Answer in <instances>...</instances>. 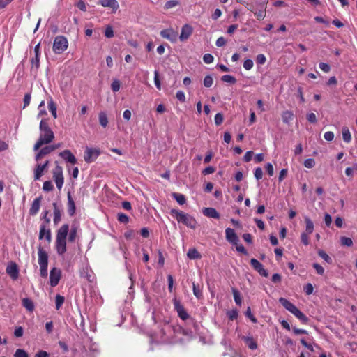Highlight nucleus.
<instances>
[{
	"label": "nucleus",
	"instance_id": "1",
	"mask_svg": "<svg viewBox=\"0 0 357 357\" xmlns=\"http://www.w3.org/2000/svg\"><path fill=\"white\" fill-rule=\"evenodd\" d=\"M39 129L40 134L33 146L35 151H38L43 145L51 143L54 139V134L49 126L47 119H43L40 121Z\"/></svg>",
	"mask_w": 357,
	"mask_h": 357
},
{
	"label": "nucleus",
	"instance_id": "2",
	"mask_svg": "<svg viewBox=\"0 0 357 357\" xmlns=\"http://www.w3.org/2000/svg\"><path fill=\"white\" fill-rule=\"evenodd\" d=\"M69 232L68 224L63 225L56 232L55 248L59 255L66 252V237Z\"/></svg>",
	"mask_w": 357,
	"mask_h": 357
},
{
	"label": "nucleus",
	"instance_id": "3",
	"mask_svg": "<svg viewBox=\"0 0 357 357\" xmlns=\"http://www.w3.org/2000/svg\"><path fill=\"white\" fill-rule=\"evenodd\" d=\"M170 214L178 221V222L182 223L191 229H195L197 227V222L195 218L182 211L173 208L170 211Z\"/></svg>",
	"mask_w": 357,
	"mask_h": 357
},
{
	"label": "nucleus",
	"instance_id": "4",
	"mask_svg": "<svg viewBox=\"0 0 357 357\" xmlns=\"http://www.w3.org/2000/svg\"><path fill=\"white\" fill-rule=\"evenodd\" d=\"M279 303L289 312L293 314L298 318L302 323L307 324L309 321V318L304 314L297 307L291 303L289 300L284 298H280Z\"/></svg>",
	"mask_w": 357,
	"mask_h": 357
},
{
	"label": "nucleus",
	"instance_id": "5",
	"mask_svg": "<svg viewBox=\"0 0 357 357\" xmlns=\"http://www.w3.org/2000/svg\"><path fill=\"white\" fill-rule=\"evenodd\" d=\"M68 46L67 38L63 36H56L53 43V51L55 54H60L63 53Z\"/></svg>",
	"mask_w": 357,
	"mask_h": 357
},
{
	"label": "nucleus",
	"instance_id": "6",
	"mask_svg": "<svg viewBox=\"0 0 357 357\" xmlns=\"http://www.w3.org/2000/svg\"><path fill=\"white\" fill-rule=\"evenodd\" d=\"M55 164L56 167L52 171L53 178L58 189L61 190L64 183L63 168L61 166L59 165L57 161L55 162Z\"/></svg>",
	"mask_w": 357,
	"mask_h": 357
},
{
	"label": "nucleus",
	"instance_id": "7",
	"mask_svg": "<svg viewBox=\"0 0 357 357\" xmlns=\"http://www.w3.org/2000/svg\"><path fill=\"white\" fill-rule=\"evenodd\" d=\"M173 305L174 310L178 313V316L183 321L187 320L190 318V316L181 301L176 298L173 299Z\"/></svg>",
	"mask_w": 357,
	"mask_h": 357
},
{
	"label": "nucleus",
	"instance_id": "8",
	"mask_svg": "<svg viewBox=\"0 0 357 357\" xmlns=\"http://www.w3.org/2000/svg\"><path fill=\"white\" fill-rule=\"evenodd\" d=\"M100 155V151L99 149L86 147L84 158L87 163H91L95 161Z\"/></svg>",
	"mask_w": 357,
	"mask_h": 357
},
{
	"label": "nucleus",
	"instance_id": "9",
	"mask_svg": "<svg viewBox=\"0 0 357 357\" xmlns=\"http://www.w3.org/2000/svg\"><path fill=\"white\" fill-rule=\"evenodd\" d=\"M61 146V144L60 143H59V144H53V145L46 146L42 148L38 151V153L36 154V155L35 157L36 160V161L40 160L45 155H48L53 151L60 148Z\"/></svg>",
	"mask_w": 357,
	"mask_h": 357
},
{
	"label": "nucleus",
	"instance_id": "10",
	"mask_svg": "<svg viewBox=\"0 0 357 357\" xmlns=\"http://www.w3.org/2000/svg\"><path fill=\"white\" fill-rule=\"evenodd\" d=\"M61 278V269L54 267L50 270V282L52 287H56Z\"/></svg>",
	"mask_w": 357,
	"mask_h": 357
},
{
	"label": "nucleus",
	"instance_id": "11",
	"mask_svg": "<svg viewBox=\"0 0 357 357\" xmlns=\"http://www.w3.org/2000/svg\"><path fill=\"white\" fill-rule=\"evenodd\" d=\"M6 273L13 280H16L19 277V268L15 262L11 261L6 267Z\"/></svg>",
	"mask_w": 357,
	"mask_h": 357
},
{
	"label": "nucleus",
	"instance_id": "12",
	"mask_svg": "<svg viewBox=\"0 0 357 357\" xmlns=\"http://www.w3.org/2000/svg\"><path fill=\"white\" fill-rule=\"evenodd\" d=\"M160 36L169 40L172 43H175L177 40L178 33L175 31L173 29H163L160 31Z\"/></svg>",
	"mask_w": 357,
	"mask_h": 357
},
{
	"label": "nucleus",
	"instance_id": "13",
	"mask_svg": "<svg viewBox=\"0 0 357 357\" xmlns=\"http://www.w3.org/2000/svg\"><path fill=\"white\" fill-rule=\"evenodd\" d=\"M250 265L252 268L257 271L261 276L268 277V271L264 268V266L256 259H250Z\"/></svg>",
	"mask_w": 357,
	"mask_h": 357
},
{
	"label": "nucleus",
	"instance_id": "14",
	"mask_svg": "<svg viewBox=\"0 0 357 357\" xmlns=\"http://www.w3.org/2000/svg\"><path fill=\"white\" fill-rule=\"evenodd\" d=\"M47 225L46 224H41L40 227L39 239L42 240L44 238L48 243L52 241V233L50 229H47Z\"/></svg>",
	"mask_w": 357,
	"mask_h": 357
},
{
	"label": "nucleus",
	"instance_id": "15",
	"mask_svg": "<svg viewBox=\"0 0 357 357\" xmlns=\"http://www.w3.org/2000/svg\"><path fill=\"white\" fill-rule=\"evenodd\" d=\"M225 238L228 242L233 245H237L239 242L238 236L231 228H227L225 229Z\"/></svg>",
	"mask_w": 357,
	"mask_h": 357
},
{
	"label": "nucleus",
	"instance_id": "16",
	"mask_svg": "<svg viewBox=\"0 0 357 357\" xmlns=\"http://www.w3.org/2000/svg\"><path fill=\"white\" fill-rule=\"evenodd\" d=\"M38 264L40 266H48L47 252L39 245L38 248Z\"/></svg>",
	"mask_w": 357,
	"mask_h": 357
},
{
	"label": "nucleus",
	"instance_id": "17",
	"mask_svg": "<svg viewBox=\"0 0 357 357\" xmlns=\"http://www.w3.org/2000/svg\"><path fill=\"white\" fill-rule=\"evenodd\" d=\"M193 32L192 27L188 24H185L182 26L181 32L179 36V39L181 41H185L187 40L190 36L192 35Z\"/></svg>",
	"mask_w": 357,
	"mask_h": 357
},
{
	"label": "nucleus",
	"instance_id": "18",
	"mask_svg": "<svg viewBox=\"0 0 357 357\" xmlns=\"http://www.w3.org/2000/svg\"><path fill=\"white\" fill-rule=\"evenodd\" d=\"M59 155L65 160L67 162L75 165L77 160L75 156L71 153L70 150H64L59 153Z\"/></svg>",
	"mask_w": 357,
	"mask_h": 357
},
{
	"label": "nucleus",
	"instance_id": "19",
	"mask_svg": "<svg viewBox=\"0 0 357 357\" xmlns=\"http://www.w3.org/2000/svg\"><path fill=\"white\" fill-rule=\"evenodd\" d=\"M41 199H42V197L40 196L33 200V202L31 206V208L29 209V214L31 215H35L39 211Z\"/></svg>",
	"mask_w": 357,
	"mask_h": 357
},
{
	"label": "nucleus",
	"instance_id": "20",
	"mask_svg": "<svg viewBox=\"0 0 357 357\" xmlns=\"http://www.w3.org/2000/svg\"><path fill=\"white\" fill-rule=\"evenodd\" d=\"M266 8H255L254 6H251L250 8H248L249 10L252 12L255 16L257 18L258 20H262L266 17Z\"/></svg>",
	"mask_w": 357,
	"mask_h": 357
},
{
	"label": "nucleus",
	"instance_id": "21",
	"mask_svg": "<svg viewBox=\"0 0 357 357\" xmlns=\"http://www.w3.org/2000/svg\"><path fill=\"white\" fill-rule=\"evenodd\" d=\"M100 3L103 7H109L111 8L113 12H116V10L119 8V6L116 0H100Z\"/></svg>",
	"mask_w": 357,
	"mask_h": 357
},
{
	"label": "nucleus",
	"instance_id": "22",
	"mask_svg": "<svg viewBox=\"0 0 357 357\" xmlns=\"http://www.w3.org/2000/svg\"><path fill=\"white\" fill-rule=\"evenodd\" d=\"M68 213L70 216H73L75 213L76 206L74 200L71 197L70 192H68Z\"/></svg>",
	"mask_w": 357,
	"mask_h": 357
},
{
	"label": "nucleus",
	"instance_id": "23",
	"mask_svg": "<svg viewBox=\"0 0 357 357\" xmlns=\"http://www.w3.org/2000/svg\"><path fill=\"white\" fill-rule=\"evenodd\" d=\"M202 212L205 216L208 218L219 219L220 217L219 213L214 208H204Z\"/></svg>",
	"mask_w": 357,
	"mask_h": 357
},
{
	"label": "nucleus",
	"instance_id": "24",
	"mask_svg": "<svg viewBox=\"0 0 357 357\" xmlns=\"http://www.w3.org/2000/svg\"><path fill=\"white\" fill-rule=\"evenodd\" d=\"M242 340L244 341L249 349L255 350L257 348V343L252 337L243 336Z\"/></svg>",
	"mask_w": 357,
	"mask_h": 357
},
{
	"label": "nucleus",
	"instance_id": "25",
	"mask_svg": "<svg viewBox=\"0 0 357 357\" xmlns=\"http://www.w3.org/2000/svg\"><path fill=\"white\" fill-rule=\"evenodd\" d=\"M46 170L47 169H45L44 165H42V164H37L34 169V179L39 180L43 176V172Z\"/></svg>",
	"mask_w": 357,
	"mask_h": 357
},
{
	"label": "nucleus",
	"instance_id": "26",
	"mask_svg": "<svg viewBox=\"0 0 357 357\" xmlns=\"http://www.w3.org/2000/svg\"><path fill=\"white\" fill-rule=\"evenodd\" d=\"M22 304L24 307H25L29 312H33L34 310L35 306L33 301L29 298H24L22 301Z\"/></svg>",
	"mask_w": 357,
	"mask_h": 357
},
{
	"label": "nucleus",
	"instance_id": "27",
	"mask_svg": "<svg viewBox=\"0 0 357 357\" xmlns=\"http://www.w3.org/2000/svg\"><path fill=\"white\" fill-rule=\"evenodd\" d=\"M282 121L286 124H289L294 119V114L291 111H284L282 114Z\"/></svg>",
	"mask_w": 357,
	"mask_h": 357
},
{
	"label": "nucleus",
	"instance_id": "28",
	"mask_svg": "<svg viewBox=\"0 0 357 357\" xmlns=\"http://www.w3.org/2000/svg\"><path fill=\"white\" fill-rule=\"evenodd\" d=\"M192 290L193 294L197 298L200 299L203 297L202 288L200 287L199 284H195V282H193Z\"/></svg>",
	"mask_w": 357,
	"mask_h": 357
},
{
	"label": "nucleus",
	"instance_id": "29",
	"mask_svg": "<svg viewBox=\"0 0 357 357\" xmlns=\"http://www.w3.org/2000/svg\"><path fill=\"white\" fill-rule=\"evenodd\" d=\"M187 256L190 259H201V254L195 248H191L188 250Z\"/></svg>",
	"mask_w": 357,
	"mask_h": 357
},
{
	"label": "nucleus",
	"instance_id": "30",
	"mask_svg": "<svg viewBox=\"0 0 357 357\" xmlns=\"http://www.w3.org/2000/svg\"><path fill=\"white\" fill-rule=\"evenodd\" d=\"M98 119L100 124L103 127L106 128L108 125V119L105 112H100L98 114Z\"/></svg>",
	"mask_w": 357,
	"mask_h": 357
},
{
	"label": "nucleus",
	"instance_id": "31",
	"mask_svg": "<svg viewBox=\"0 0 357 357\" xmlns=\"http://www.w3.org/2000/svg\"><path fill=\"white\" fill-rule=\"evenodd\" d=\"M231 291L233 293V296H234V301H235L236 304L238 306H241L242 304V299H241L240 291L234 287H233L231 289Z\"/></svg>",
	"mask_w": 357,
	"mask_h": 357
},
{
	"label": "nucleus",
	"instance_id": "32",
	"mask_svg": "<svg viewBox=\"0 0 357 357\" xmlns=\"http://www.w3.org/2000/svg\"><path fill=\"white\" fill-rule=\"evenodd\" d=\"M305 222L306 224V228L305 233L311 234L313 232L314 230V224L312 221L308 218H305Z\"/></svg>",
	"mask_w": 357,
	"mask_h": 357
},
{
	"label": "nucleus",
	"instance_id": "33",
	"mask_svg": "<svg viewBox=\"0 0 357 357\" xmlns=\"http://www.w3.org/2000/svg\"><path fill=\"white\" fill-rule=\"evenodd\" d=\"M172 196L173 198H174L176 200V202L180 205H183L186 202L185 197L183 195H182V194H179V193H177V192H173L172 194Z\"/></svg>",
	"mask_w": 357,
	"mask_h": 357
},
{
	"label": "nucleus",
	"instance_id": "34",
	"mask_svg": "<svg viewBox=\"0 0 357 357\" xmlns=\"http://www.w3.org/2000/svg\"><path fill=\"white\" fill-rule=\"evenodd\" d=\"M48 108H49L50 112L52 113V116H54V118L56 119L57 117L56 106L51 97H50V100L48 101Z\"/></svg>",
	"mask_w": 357,
	"mask_h": 357
},
{
	"label": "nucleus",
	"instance_id": "35",
	"mask_svg": "<svg viewBox=\"0 0 357 357\" xmlns=\"http://www.w3.org/2000/svg\"><path fill=\"white\" fill-rule=\"evenodd\" d=\"M342 138L345 142H350L351 140V135L347 127H343L342 130Z\"/></svg>",
	"mask_w": 357,
	"mask_h": 357
},
{
	"label": "nucleus",
	"instance_id": "36",
	"mask_svg": "<svg viewBox=\"0 0 357 357\" xmlns=\"http://www.w3.org/2000/svg\"><path fill=\"white\" fill-rule=\"evenodd\" d=\"M318 255L321 257L326 262L331 264L333 263L332 259L322 250H319Z\"/></svg>",
	"mask_w": 357,
	"mask_h": 357
},
{
	"label": "nucleus",
	"instance_id": "37",
	"mask_svg": "<svg viewBox=\"0 0 357 357\" xmlns=\"http://www.w3.org/2000/svg\"><path fill=\"white\" fill-rule=\"evenodd\" d=\"M268 0H255V5H253L255 8H266L267 3Z\"/></svg>",
	"mask_w": 357,
	"mask_h": 357
},
{
	"label": "nucleus",
	"instance_id": "38",
	"mask_svg": "<svg viewBox=\"0 0 357 357\" xmlns=\"http://www.w3.org/2000/svg\"><path fill=\"white\" fill-rule=\"evenodd\" d=\"M76 236L77 227L75 226H72L68 236V241L71 243L74 242L75 241Z\"/></svg>",
	"mask_w": 357,
	"mask_h": 357
},
{
	"label": "nucleus",
	"instance_id": "39",
	"mask_svg": "<svg viewBox=\"0 0 357 357\" xmlns=\"http://www.w3.org/2000/svg\"><path fill=\"white\" fill-rule=\"evenodd\" d=\"M221 80L224 82H227L232 84L236 82V79L234 76L230 75H225L222 76Z\"/></svg>",
	"mask_w": 357,
	"mask_h": 357
},
{
	"label": "nucleus",
	"instance_id": "40",
	"mask_svg": "<svg viewBox=\"0 0 357 357\" xmlns=\"http://www.w3.org/2000/svg\"><path fill=\"white\" fill-rule=\"evenodd\" d=\"M129 217L123 213H119L117 214V220L121 223L126 224L129 222Z\"/></svg>",
	"mask_w": 357,
	"mask_h": 357
},
{
	"label": "nucleus",
	"instance_id": "41",
	"mask_svg": "<svg viewBox=\"0 0 357 357\" xmlns=\"http://www.w3.org/2000/svg\"><path fill=\"white\" fill-rule=\"evenodd\" d=\"M342 245L350 247L353 245V241L349 237L342 236L340 238Z\"/></svg>",
	"mask_w": 357,
	"mask_h": 357
},
{
	"label": "nucleus",
	"instance_id": "42",
	"mask_svg": "<svg viewBox=\"0 0 357 357\" xmlns=\"http://www.w3.org/2000/svg\"><path fill=\"white\" fill-rule=\"evenodd\" d=\"M64 297L57 294L55 298V303H56V309L59 310L60 307L62 306V305L64 303Z\"/></svg>",
	"mask_w": 357,
	"mask_h": 357
},
{
	"label": "nucleus",
	"instance_id": "43",
	"mask_svg": "<svg viewBox=\"0 0 357 357\" xmlns=\"http://www.w3.org/2000/svg\"><path fill=\"white\" fill-rule=\"evenodd\" d=\"M179 4V2L176 0H169L167 1L165 4V9H170L172 8H174Z\"/></svg>",
	"mask_w": 357,
	"mask_h": 357
},
{
	"label": "nucleus",
	"instance_id": "44",
	"mask_svg": "<svg viewBox=\"0 0 357 357\" xmlns=\"http://www.w3.org/2000/svg\"><path fill=\"white\" fill-rule=\"evenodd\" d=\"M61 220V211L54 210V223L57 225Z\"/></svg>",
	"mask_w": 357,
	"mask_h": 357
},
{
	"label": "nucleus",
	"instance_id": "45",
	"mask_svg": "<svg viewBox=\"0 0 357 357\" xmlns=\"http://www.w3.org/2000/svg\"><path fill=\"white\" fill-rule=\"evenodd\" d=\"M227 315L228 316L229 320L233 321L237 319L238 316V312L237 310H231L227 312Z\"/></svg>",
	"mask_w": 357,
	"mask_h": 357
},
{
	"label": "nucleus",
	"instance_id": "46",
	"mask_svg": "<svg viewBox=\"0 0 357 357\" xmlns=\"http://www.w3.org/2000/svg\"><path fill=\"white\" fill-rule=\"evenodd\" d=\"M213 83V77L211 75H207L204 79V85L205 87H211Z\"/></svg>",
	"mask_w": 357,
	"mask_h": 357
},
{
	"label": "nucleus",
	"instance_id": "47",
	"mask_svg": "<svg viewBox=\"0 0 357 357\" xmlns=\"http://www.w3.org/2000/svg\"><path fill=\"white\" fill-rule=\"evenodd\" d=\"M32 68L33 67L36 68V70H38L40 67V56H35L31 60Z\"/></svg>",
	"mask_w": 357,
	"mask_h": 357
},
{
	"label": "nucleus",
	"instance_id": "48",
	"mask_svg": "<svg viewBox=\"0 0 357 357\" xmlns=\"http://www.w3.org/2000/svg\"><path fill=\"white\" fill-rule=\"evenodd\" d=\"M245 316L250 319L252 323H257V319L254 317V315L251 312V309L248 307L245 312Z\"/></svg>",
	"mask_w": 357,
	"mask_h": 357
},
{
	"label": "nucleus",
	"instance_id": "49",
	"mask_svg": "<svg viewBox=\"0 0 357 357\" xmlns=\"http://www.w3.org/2000/svg\"><path fill=\"white\" fill-rule=\"evenodd\" d=\"M121 86V83L118 79H114L112 84L111 89L114 92H117L119 91Z\"/></svg>",
	"mask_w": 357,
	"mask_h": 357
},
{
	"label": "nucleus",
	"instance_id": "50",
	"mask_svg": "<svg viewBox=\"0 0 357 357\" xmlns=\"http://www.w3.org/2000/svg\"><path fill=\"white\" fill-rule=\"evenodd\" d=\"M54 188V186L50 181H46L43 183V189L46 191L49 192L52 190Z\"/></svg>",
	"mask_w": 357,
	"mask_h": 357
},
{
	"label": "nucleus",
	"instance_id": "51",
	"mask_svg": "<svg viewBox=\"0 0 357 357\" xmlns=\"http://www.w3.org/2000/svg\"><path fill=\"white\" fill-rule=\"evenodd\" d=\"M15 357H29L26 351L22 349H17L14 355Z\"/></svg>",
	"mask_w": 357,
	"mask_h": 357
},
{
	"label": "nucleus",
	"instance_id": "52",
	"mask_svg": "<svg viewBox=\"0 0 357 357\" xmlns=\"http://www.w3.org/2000/svg\"><path fill=\"white\" fill-rule=\"evenodd\" d=\"M105 36L108 38H111L114 36V31L110 25H108L105 31Z\"/></svg>",
	"mask_w": 357,
	"mask_h": 357
},
{
	"label": "nucleus",
	"instance_id": "53",
	"mask_svg": "<svg viewBox=\"0 0 357 357\" xmlns=\"http://www.w3.org/2000/svg\"><path fill=\"white\" fill-rule=\"evenodd\" d=\"M266 58L263 54H259L256 57V62L257 64L263 65L266 63Z\"/></svg>",
	"mask_w": 357,
	"mask_h": 357
},
{
	"label": "nucleus",
	"instance_id": "54",
	"mask_svg": "<svg viewBox=\"0 0 357 357\" xmlns=\"http://www.w3.org/2000/svg\"><path fill=\"white\" fill-rule=\"evenodd\" d=\"M315 165V161L312 158L306 159L304 161V166L307 168H312Z\"/></svg>",
	"mask_w": 357,
	"mask_h": 357
},
{
	"label": "nucleus",
	"instance_id": "55",
	"mask_svg": "<svg viewBox=\"0 0 357 357\" xmlns=\"http://www.w3.org/2000/svg\"><path fill=\"white\" fill-rule=\"evenodd\" d=\"M224 117L221 113H218L215 116V123L216 126H220L223 121Z\"/></svg>",
	"mask_w": 357,
	"mask_h": 357
},
{
	"label": "nucleus",
	"instance_id": "56",
	"mask_svg": "<svg viewBox=\"0 0 357 357\" xmlns=\"http://www.w3.org/2000/svg\"><path fill=\"white\" fill-rule=\"evenodd\" d=\"M304 291L307 295H310L313 293V286L310 283H307L304 287Z\"/></svg>",
	"mask_w": 357,
	"mask_h": 357
},
{
	"label": "nucleus",
	"instance_id": "57",
	"mask_svg": "<svg viewBox=\"0 0 357 357\" xmlns=\"http://www.w3.org/2000/svg\"><path fill=\"white\" fill-rule=\"evenodd\" d=\"M313 268L316 270L319 275H322L324 273V268L319 264L314 263L312 265Z\"/></svg>",
	"mask_w": 357,
	"mask_h": 357
},
{
	"label": "nucleus",
	"instance_id": "58",
	"mask_svg": "<svg viewBox=\"0 0 357 357\" xmlns=\"http://www.w3.org/2000/svg\"><path fill=\"white\" fill-rule=\"evenodd\" d=\"M253 67V61L251 59H246L243 62V68L249 70Z\"/></svg>",
	"mask_w": 357,
	"mask_h": 357
},
{
	"label": "nucleus",
	"instance_id": "59",
	"mask_svg": "<svg viewBox=\"0 0 357 357\" xmlns=\"http://www.w3.org/2000/svg\"><path fill=\"white\" fill-rule=\"evenodd\" d=\"M255 177L257 180H260L263 176V171L261 167H257L254 173Z\"/></svg>",
	"mask_w": 357,
	"mask_h": 357
},
{
	"label": "nucleus",
	"instance_id": "60",
	"mask_svg": "<svg viewBox=\"0 0 357 357\" xmlns=\"http://www.w3.org/2000/svg\"><path fill=\"white\" fill-rule=\"evenodd\" d=\"M308 234H307V233H305V232H303L301 235V242L305 245H309L310 242H309V238H308Z\"/></svg>",
	"mask_w": 357,
	"mask_h": 357
},
{
	"label": "nucleus",
	"instance_id": "61",
	"mask_svg": "<svg viewBox=\"0 0 357 357\" xmlns=\"http://www.w3.org/2000/svg\"><path fill=\"white\" fill-rule=\"evenodd\" d=\"M176 97L181 102H184L185 101V96L184 92L182 91H178L176 92Z\"/></svg>",
	"mask_w": 357,
	"mask_h": 357
},
{
	"label": "nucleus",
	"instance_id": "62",
	"mask_svg": "<svg viewBox=\"0 0 357 357\" xmlns=\"http://www.w3.org/2000/svg\"><path fill=\"white\" fill-rule=\"evenodd\" d=\"M307 120L311 123H315L317 120L315 114L309 113L306 116Z\"/></svg>",
	"mask_w": 357,
	"mask_h": 357
},
{
	"label": "nucleus",
	"instance_id": "63",
	"mask_svg": "<svg viewBox=\"0 0 357 357\" xmlns=\"http://www.w3.org/2000/svg\"><path fill=\"white\" fill-rule=\"evenodd\" d=\"M213 56L211 54H205L203 60L206 63H211L213 61Z\"/></svg>",
	"mask_w": 357,
	"mask_h": 357
},
{
	"label": "nucleus",
	"instance_id": "64",
	"mask_svg": "<svg viewBox=\"0 0 357 357\" xmlns=\"http://www.w3.org/2000/svg\"><path fill=\"white\" fill-rule=\"evenodd\" d=\"M215 171V167H213L212 166H208V167H206L204 169H203L202 174L204 175H208V174L214 173Z\"/></svg>",
	"mask_w": 357,
	"mask_h": 357
}]
</instances>
